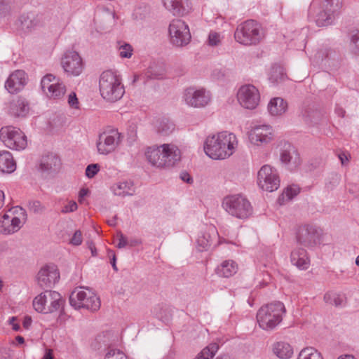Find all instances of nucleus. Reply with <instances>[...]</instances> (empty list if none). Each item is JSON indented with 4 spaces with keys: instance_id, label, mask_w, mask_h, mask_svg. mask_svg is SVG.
I'll use <instances>...</instances> for the list:
<instances>
[{
    "instance_id": "45",
    "label": "nucleus",
    "mask_w": 359,
    "mask_h": 359,
    "mask_svg": "<svg viewBox=\"0 0 359 359\" xmlns=\"http://www.w3.org/2000/svg\"><path fill=\"white\" fill-rule=\"evenodd\" d=\"M28 207L30 211L34 213H40L44 210V207L39 201H32L28 203Z\"/></svg>"
},
{
    "instance_id": "30",
    "label": "nucleus",
    "mask_w": 359,
    "mask_h": 359,
    "mask_svg": "<svg viewBox=\"0 0 359 359\" xmlns=\"http://www.w3.org/2000/svg\"><path fill=\"white\" fill-rule=\"evenodd\" d=\"M16 169V163L13 155L8 151L0 152V170L5 173H11Z\"/></svg>"
},
{
    "instance_id": "10",
    "label": "nucleus",
    "mask_w": 359,
    "mask_h": 359,
    "mask_svg": "<svg viewBox=\"0 0 359 359\" xmlns=\"http://www.w3.org/2000/svg\"><path fill=\"white\" fill-rule=\"evenodd\" d=\"M259 24H239L234 33L237 42L245 46L256 45L264 37Z\"/></svg>"
},
{
    "instance_id": "46",
    "label": "nucleus",
    "mask_w": 359,
    "mask_h": 359,
    "mask_svg": "<svg viewBox=\"0 0 359 359\" xmlns=\"http://www.w3.org/2000/svg\"><path fill=\"white\" fill-rule=\"evenodd\" d=\"M148 14V11L146 8L139 7L134 11L133 16L135 20H144Z\"/></svg>"
},
{
    "instance_id": "40",
    "label": "nucleus",
    "mask_w": 359,
    "mask_h": 359,
    "mask_svg": "<svg viewBox=\"0 0 359 359\" xmlns=\"http://www.w3.org/2000/svg\"><path fill=\"white\" fill-rule=\"evenodd\" d=\"M118 44L119 55L123 58H130L133 52L132 46L125 42H118Z\"/></svg>"
},
{
    "instance_id": "47",
    "label": "nucleus",
    "mask_w": 359,
    "mask_h": 359,
    "mask_svg": "<svg viewBox=\"0 0 359 359\" xmlns=\"http://www.w3.org/2000/svg\"><path fill=\"white\" fill-rule=\"evenodd\" d=\"M100 167L97 163L88 165L86 169V175L88 178H93L99 172Z\"/></svg>"
},
{
    "instance_id": "52",
    "label": "nucleus",
    "mask_w": 359,
    "mask_h": 359,
    "mask_svg": "<svg viewBox=\"0 0 359 359\" xmlns=\"http://www.w3.org/2000/svg\"><path fill=\"white\" fill-rule=\"evenodd\" d=\"M118 243L117 244V248H123L128 245L127 238L123 236L122 233H118Z\"/></svg>"
},
{
    "instance_id": "12",
    "label": "nucleus",
    "mask_w": 359,
    "mask_h": 359,
    "mask_svg": "<svg viewBox=\"0 0 359 359\" xmlns=\"http://www.w3.org/2000/svg\"><path fill=\"white\" fill-rule=\"evenodd\" d=\"M182 99L189 107L202 108L210 102L211 93L204 88L191 86L184 90Z\"/></svg>"
},
{
    "instance_id": "60",
    "label": "nucleus",
    "mask_w": 359,
    "mask_h": 359,
    "mask_svg": "<svg viewBox=\"0 0 359 359\" xmlns=\"http://www.w3.org/2000/svg\"><path fill=\"white\" fill-rule=\"evenodd\" d=\"M88 189H81L79 191V199L85 197L88 194Z\"/></svg>"
},
{
    "instance_id": "9",
    "label": "nucleus",
    "mask_w": 359,
    "mask_h": 359,
    "mask_svg": "<svg viewBox=\"0 0 359 359\" xmlns=\"http://www.w3.org/2000/svg\"><path fill=\"white\" fill-rule=\"evenodd\" d=\"M26 219V211L22 208L15 206L11 208L0 220V233L10 235L18 231Z\"/></svg>"
},
{
    "instance_id": "62",
    "label": "nucleus",
    "mask_w": 359,
    "mask_h": 359,
    "mask_svg": "<svg viewBox=\"0 0 359 359\" xmlns=\"http://www.w3.org/2000/svg\"><path fill=\"white\" fill-rule=\"evenodd\" d=\"M15 340L18 344H23L25 343V339L22 336H17L15 337Z\"/></svg>"
},
{
    "instance_id": "57",
    "label": "nucleus",
    "mask_w": 359,
    "mask_h": 359,
    "mask_svg": "<svg viewBox=\"0 0 359 359\" xmlns=\"http://www.w3.org/2000/svg\"><path fill=\"white\" fill-rule=\"evenodd\" d=\"M181 179L187 182V183H191L193 182V180L192 178L191 177V176L188 174V173H183L181 175Z\"/></svg>"
},
{
    "instance_id": "3",
    "label": "nucleus",
    "mask_w": 359,
    "mask_h": 359,
    "mask_svg": "<svg viewBox=\"0 0 359 359\" xmlns=\"http://www.w3.org/2000/svg\"><path fill=\"white\" fill-rule=\"evenodd\" d=\"M343 5L342 0H313L309 15L316 22L337 20Z\"/></svg>"
},
{
    "instance_id": "26",
    "label": "nucleus",
    "mask_w": 359,
    "mask_h": 359,
    "mask_svg": "<svg viewBox=\"0 0 359 359\" xmlns=\"http://www.w3.org/2000/svg\"><path fill=\"white\" fill-rule=\"evenodd\" d=\"M238 267L236 262L232 259L223 261L215 269V273L217 276L222 278H229L233 276L238 271Z\"/></svg>"
},
{
    "instance_id": "64",
    "label": "nucleus",
    "mask_w": 359,
    "mask_h": 359,
    "mask_svg": "<svg viewBox=\"0 0 359 359\" xmlns=\"http://www.w3.org/2000/svg\"><path fill=\"white\" fill-rule=\"evenodd\" d=\"M109 224L111 225V226H114L116 224V222H115V219H112V220H110L108 222Z\"/></svg>"
},
{
    "instance_id": "43",
    "label": "nucleus",
    "mask_w": 359,
    "mask_h": 359,
    "mask_svg": "<svg viewBox=\"0 0 359 359\" xmlns=\"http://www.w3.org/2000/svg\"><path fill=\"white\" fill-rule=\"evenodd\" d=\"M104 359H128V356L118 349H110L105 355Z\"/></svg>"
},
{
    "instance_id": "63",
    "label": "nucleus",
    "mask_w": 359,
    "mask_h": 359,
    "mask_svg": "<svg viewBox=\"0 0 359 359\" xmlns=\"http://www.w3.org/2000/svg\"><path fill=\"white\" fill-rule=\"evenodd\" d=\"M25 20H29L32 22L33 21V14H29L27 18Z\"/></svg>"
},
{
    "instance_id": "21",
    "label": "nucleus",
    "mask_w": 359,
    "mask_h": 359,
    "mask_svg": "<svg viewBox=\"0 0 359 359\" xmlns=\"http://www.w3.org/2000/svg\"><path fill=\"white\" fill-rule=\"evenodd\" d=\"M60 279V273L55 265H46L38 273L37 282L42 288L51 287Z\"/></svg>"
},
{
    "instance_id": "29",
    "label": "nucleus",
    "mask_w": 359,
    "mask_h": 359,
    "mask_svg": "<svg viewBox=\"0 0 359 359\" xmlns=\"http://www.w3.org/2000/svg\"><path fill=\"white\" fill-rule=\"evenodd\" d=\"M267 108L271 116H278L286 112L287 103L281 97H274L270 100Z\"/></svg>"
},
{
    "instance_id": "35",
    "label": "nucleus",
    "mask_w": 359,
    "mask_h": 359,
    "mask_svg": "<svg viewBox=\"0 0 359 359\" xmlns=\"http://www.w3.org/2000/svg\"><path fill=\"white\" fill-rule=\"evenodd\" d=\"M286 78V74L284 69L278 65L273 66L269 73V80L273 83H278L284 81Z\"/></svg>"
},
{
    "instance_id": "56",
    "label": "nucleus",
    "mask_w": 359,
    "mask_h": 359,
    "mask_svg": "<svg viewBox=\"0 0 359 359\" xmlns=\"http://www.w3.org/2000/svg\"><path fill=\"white\" fill-rule=\"evenodd\" d=\"M109 254L112 255V259H111L110 263H111L114 270L116 271H118V269H117V266L116 264V255L113 251H110Z\"/></svg>"
},
{
    "instance_id": "42",
    "label": "nucleus",
    "mask_w": 359,
    "mask_h": 359,
    "mask_svg": "<svg viewBox=\"0 0 359 359\" xmlns=\"http://www.w3.org/2000/svg\"><path fill=\"white\" fill-rule=\"evenodd\" d=\"M109 337L110 334L109 332L102 333L97 336L95 342L99 344L98 349L102 348V346L107 347L110 345Z\"/></svg>"
},
{
    "instance_id": "59",
    "label": "nucleus",
    "mask_w": 359,
    "mask_h": 359,
    "mask_svg": "<svg viewBox=\"0 0 359 359\" xmlns=\"http://www.w3.org/2000/svg\"><path fill=\"white\" fill-rule=\"evenodd\" d=\"M335 112L337 113V114L339 116H341V117H344L345 116V114H346V111L344 109L342 108H337L335 109Z\"/></svg>"
},
{
    "instance_id": "49",
    "label": "nucleus",
    "mask_w": 359,
    "mask_h": 359,
    "mask_svg": "<svg viewBox=\"0 0 359 359\" xmlns=\"http://www.w3.org/2000/svg\"><path fill=\"white\" fill-rule=\"evenodd\" d=\"M78 208L76 203L74 201H69L68 204L65 205L61 210V212L67 214L69 212H73Z\"/></svg>"
},
{
    "instance_id": "37",
    "label": "nucleus",
    "mask_w": 359,
    "mask_h": 359,
    "mask_svg": "<svg viewBox=\"0 0 359 359\" xmlns=\"http://www.w3.org/2000/svg\"><path fill=\"white\" fill-rule=\"evenodd\" d=\"M324 299L326 303L334 305L335 306H342L344 303L343 295L332 292H327L324 296Z\"/></svg>"
},
{
    "instance_id": "48",
    "label": "nucleus",
    "mask_w": 359,
    "mask_h": 359,
    "mask_svg": "<svg viewBox=\"0 0 359 359\" xmlns=\"http://www.w3.org/2000/svg\"><path fill=\"white\" fill-rule=\"evenodd\" d=\"M220 43V36L215 32H210L208 35V43L211 46H218Z\"/></svg>"
},
{
    "instance_id": "11",
    "label": "nucleus",
    "mask_w": 359,
    "mask_h": 359,
    "mask_svg": "<svg viewBox=\"0 0 359 359\" xmlns=\"http://www.w3.org/2000/svg\"><path fill=\"white\" fill-rule=\"evenodd\" d=\"M0 139L11 149L22 150L27 145V137L19 128L3 127L0 130Z\"/></svg>"
},
{
    "instance_id": "41",
    "label": "nucleus",
    "mask_w": 359,
    "mask_h": 359,
    "mask_svg": "<svg viewBox=\"0 0 359 359\" xmlns=\"http://www.w3.org/2000/svg\"><path fill=\"white\" fill-rule=\"evenodd\" d=\"M350 46L353 53L359 54V29L354 30L351 32Z\"/></svg>"
},
{
    "instance_id": "7",
    "label": "nucleus",
    "mask_w": 359,
    "mask_h": 359,
    "mask_svg": "<svg viewBox=\"0 0 359 359\" xmlns=\"http://www.w3.org/2000/svg\"><path fill=\"white\" fill-rule=\"evenodd\" d=\"M65 299L61 294L53 290H46L33 300L34 309L39 313H51L63 307Z\"/></svg>"
},
{
    "instance_id": "22",
    "label": "nucleus",
    "mask_w": 359,
    "mask_h": 359,
    "mask_svg": "<svg viewBox=\"0 0 359 359\" xmlns=\"http://www.w3.org/2000/svg\"><path fill=\"white\" fill-rule=\"evenodd\" d=\"M273 129L269 125H259L250 131L249 138L256 145L266 144L273 139Z\"/></svg>"
},
{
    "instance_id": "25",
    "label": "nucleus",
    "mask_w": 359,
    "mask_h": 359,
    "mask_svg": "<svg viewBox=\"0 0 359 359\" xmlns=\"http://www.w3.org/2000/svg\"><path fill=\"white\" fill-rule=\"evenodd\" d=\"M291 262L300 269H307L310 265V260L306 250L297 248L293 250L290 255Z\"/></svg>"
},
{
    "instance_id": "28",
    "label": "nucleus",
    "mask_w": 359,
    "mask_h": 359,
    "mask_svg": "<svg viewBox=\"0 0 359 359\" xmlns=\"http://www.w3.org/2000/svg\"><path fill=\"white\" fill-rule=\"evenodd\" d=\"M27 102L23 98H18L10 103L9 114L15 117H24L29 111Z\"/></svg>"
},
{
    "instance_id": "36",
    "label": "nucleus",
    "mask_w": 359,
    "mask_h": 359,
    "mask_svg": "<svg viewBox=\"0 0 359 359\" xmlns=\"http://www.w3.org/2000/svg\"><path fill=\"white\" fill-rule=\"evenodd\" d=\"M297 359H323V357L316 348L306 347L300 351Z\"/></svg>"
},
{
    "instance_id": "5",
    "label": "nucleus",
    "mask_w": 359,
    "mask_h": 359,
    "mask_svg": "<svg viewBox=\"0 0 359 359\" xmlns=\"http://www.w3.org/2000/svg\"><path fill=\"white\" fill-rule=\"evenodd\" d=\"M285 313V306L280 302L266 304L257 311V323L262 329L267 331L272 330L282 321L283 315Z\"/></svg>"
},
{
    "instance_id": "14",
    "label": "nucleus",
    "mask_w": 359,
    "mask_h": 359,
    "mask_svg": "<svg viewBox=\"0 0 359 359\" xmlns=\"http://www.w3.org/2000/svg\"><path fill=\"white\" fill-rule=\"evenodd\" d=\"M321 230L313 225H305L299 228L297 239V242L309 249H313L321 243Z\"/></svg>"
},
{
    "instance_id": "34",
    "label": "nucleus",
    "mask_w": 359,
    "mask_h": 359,
    "mask_svg": "<svg viewBox=\"0 0 359 359\" xmlns=\"http://www.w3.org/2000/svg\"><path fill=\"white\" fill-rule=\"evenodd\" d=\"M15 0H0V17L8 20L14 8Z\"/></svg>"
},
{
    "instance_id": "44",
    "label": "nucleus",
    "mask_w": 359,
    "mask_h": 359,
    "mask_svg": "<svg viewBox=\"0 0 359 359\" xmlns=\"http://www.w3.org/2000/svg\"><path fill=\"white\" fill-rule=\"evenodd\" d=\"M197 244L200 251L206 250L211 245L210 241L209 240V236L203 234L198 236L197 239Z\"/></svg>"
},
{
    "instance_id": "61",
    "label": "nucleus",
    "mask_w": 359,
    "mask_h": 359,
    "mask_svg": "<svg viewBox=\"0 0 359 359\" xmlns=\"http://www.w3.org/2000/svg\"><path fill=\"white\" fill-rule=\"evenodd\" d=\"M4 193L3 191L0 190V208L3 206L4 202Z\"/></svg>"
},
{
    "instance_id": "33",
    "label": "nucleus",
    "mask_w": 359,
    "mask_h": 359,
    "mask_svg": "<svg viewBox=\"0 0 359 359\" xmlns=\"http://www.w3.org/2000/svg\"><path fill=\"white\" fill-rule=\"evenodd\" d=\"M155 128L158 134L166 136L174 131L175 125L169 119L163 118L156 122Z\"/></svg>"
},
{
    "instance_id": "58",
    "label": "nucleus",
    "mask_w": 359,
    "mask_h": 359,
    "mask_svg": "<svg viewBox=\"0 0 359 359\" xmlns=\"http://www.w3.org/2000/svg\"><path fill=\"white\" fill-rule=\"evenodd\" d=\"M42 359H53L52 351L50 349H46Z\"/></svg>"
},
{
    "instance_id": "51",
    "label": "nucleus",
    "mask_w": 359,
    "mask_h": 359,
    "mask_svg": "<svg viewBox=\"0 0 359 359\" xmlns=\"http://www.w3.org/2000/svg\"><path fill=\"white\" fill-rule=\"evenodd\" d=\"M68 104L70 107L77 109L79 107V101L75 93L72 92L68 96Z\"/></svg>"
},
{
    "instance_id": "8",
    "label": "nucleus",
    "mask_w": 359,
    "mask_h": 359,
    "mask_svg": "<svg viewBox=\"0 0 359 359\" xmlns=\"http://www.w3.org/2000/svg\"><path fill=\"white\" fill-rule=\"evenodd\" d=\"M69 303L75 309H86L93 311L100 307V298L90 289H75L69 296Z\"/></svg>"
},
{
    "instance_id": "27",
    "label": "nucleus",
    "mask_w": 359,
    "mask_h": 359,
    "mask_svg": "<svg viewBox=\"0 0 359 359\" xmlns=\"http://www.w3.org/2000/svg\"><path fill=\"white\" fill-rule=\"evenodd\" d=\"M60 159L57 155L49 154L42 157L40 169L48 172H55L60 168Z\"/></svg>"
},
{
    "instance_id": "4",
    "label": "nucleus",
    "mask_w": 359,
    "mask_h": 359,
    "mask_svg": "<svg viewBox=\"0 0 359 359\" xmlns=\"http://www.w3.org/2000/svg\"><path fill=\"white\" fill-rule=\"evenodd\" d=\"M99 89L102 98L107 102H115L125 93L121 79L111 71L103 72L99 80Z\"/></svg>"
},
{
    "instance_id": "17",
    "label": "nucleus",
    "mask_w": 359,
    "mask_h": 359,
    "mask_svg": "<svg viewBox=\"0 0 359 359\" xmlns=\"http://www.w3.org/2000/svg\"><path fill=\"white\" fill-rule=\"evenodd\" d=\"M43 91L48 97L53 99H60L66 93V86L59 79H56L52 74H47L43 77L41 81Z\"/></svg>"
},
{
    "instance_id": "55",
    "label": "nucleus",
    "mask_w": 359,
    "mask_h": 359,
    "mask_svg": "<svg viewBox=\"0 0 359 359\" xmlns=\"http://www.w3.org/2000/svg\"><path fill=\"white\" fill-rule=\"evenodd\" d=\"M338 157L343 165H346L349 161L348 156L345 153H340Z\"/></svg>"
},
{
    "instance_id": "6",
    "label": "nucleus",
    "mask_w": 359,
    "mask_h": 359,
    "mask_svg": "<svg viewBox=\"0 0 359 359\" xmlns=\"http://www.w3.org/2000/svg\"><path fill=\"white\" fill-rule=\"evenodd\" d=\"M222 208L231 216L240 219L250 217L253 212L249 200L243 194H230L222 201Z\"/></svg>"
},
{
    "instance_id": "23",
    "label": "nucleus",
    "mask_w": 359,
    "mask_h": 359,
    "mask_svg": "<svg viewBox=\"0 0 359 359\" xmlns=\"http://www.w3.org/2000/svg\"><path fill=\"white\" fill-rule=\"evenodd\" d=\"M26 83V73L23 70H16L6 80L5 88L10 93H16L24 88Z\"/></svg>"
},
{
    "instance_id": "50",
    "label": "nucleus",
    "mask_w": 359,
    "mask_h": 359,
    "mask_svg": "<svg viewBox=\"0 0 359 359\" xmlns=\"http://www.w3.org/2000/svg\"><path fill=\"white\" fill-rule=\"evenodd\" d=\"M82 233L81 231H76L70 240V244L73 245H79L82 243Z\"/></svg>"
},
{
    "instance_id": "13",
    "label": "nucleus",
    "mask_w": 359,
    "mask_h": 359,
    "mask_svg": "<svg viewBox=\"0 0 359 359\" xmlns=\"http://www.w3.org/2000/svg\"><path fill=\"white\" fill-rule=\"evenodd\" d=\"M257 183L264 191L272 192L277 190L280 187V178L277 170L269 165H263L257 174Z\"/></svg>"
},
{
    "instance_id": "38",
    "label": "nucleus",
    "mask_w": 359,
    "mask_h": 359,
    "mask_svg": "<svg viewBox=\"0 0 359 359\" xmlns=\"http://www.w3.org/2000/svg\"><path fill=\"white\" fill-rule=\"evenodd\" d=\"M219 348L216 343L209 344L197 355L196 359H212Z\"/></svg>"
},
{
    "instance_id": "20",
    "label": "nucleus",
    "mask_w": 359,
    "mask_h": 359,
    "mask_svg": "<svg viewBox=\"0 0 359 359\" xmlns=\"http://www.w3.org/2000/svg\"><path fill=\"white\" fill-rule=\"evenodd\" d=\"M163 6L174 16L184 17L193 10L191 0H161Z\"/></svg>"
},
{
    "instance_id": "31",
    "label": "nucleus",
    "mask_w": 359,
    "mask_h": 359,
    "mask_svg": "<svg viewBox=\"0 0 359 359\" xmlns=\"http://www.w3.org/2000/svg\"><path fill=\"white\" fill-rule=\"evenodd\" d=\"M273 351L280 359H288L293 355L292 347L285 341H278L274 344Z\"/></svg>"
},
{
    "instance_id": "1",
    "label": "nucleus",
    "mask_w": 359,
    "mask_h": 359,
    "mask_svg": "<svg viewBox=\"0 0 359 359\" xmlns=\"http://www.w3.org/2000/svg\"><path fill=\"white\" fill-rule=\"evenodd\" d=\"M238 147L236 136L226 131L208 136L204 144V151L215 160H223L230 157Z\"/></svg>"
},
{
    "instance_id": "53",
    "label": "nucleus",
    "mask_w": 359,
    "mask_h": 359,
    "mask_svg": "<svg viewBox=\"0 0 359 359\" xmlns=\"http://www.w3.org/2000/svg\"><path fill=\"white\" fill-rule=\"evenodd\" d=\"M32 320L31 317L25 316L24 318V320L22 322V325H23L24 328L26 330H29L32 325Z\"/></svg>"
},
{
    "instance_id": "19",
    "label": "nucleus",
    "mask_w": 359,
    "mask_h": 359,
    "mask_svg": "<svg viewBox=\"0 0 359 359\" xmlns=\"http://www.w3.org/2000/svg\"><path fill=\"white\" fill-rule=\"evenodd\" d=\"M62 66L66 73L79 76L83 71V64L81 57L76 51H67L62 59Z\"/></svg>"
},
{
    "instance_id": "39",
    "label": "nucleus",
    "mask_w": 359,
    "mask_h": 359,
    "mask_svg": "<svg viewBox=\"0 0 359 359\" xmlns=\"http://www.w3.org/2000/svg\"><path fill=\"white\" fill-rule=\"evenodd\" d=\"M299 191L300 188L297 185L289 186L285 189L282 196L278 198V201H283V203L285 200L290 201L299 193Z\"/></svg>"
},
{
    "instance_id": "24",
    "label": "nucleus",
    "mask_w": 359,
    "mask_h": 359,
    "mask_svg": "<svg viewBox=\"0 0 359 359\" xmlns=\"http://www.w3.org/2000/svg\"><path fill=\"white\" fill-rule=\"evenodd\" d=\"M280 161L288 169L294 170L301 164V158L294 147L289 144L280 153Z\"/></svg>"
},
{
    "instance_id": "18",
    "label": "nucleus",
    "mask_w": 359,
    "mask_h": 359,
    "mask_svg": "<svg viewBox=\"0 0 359 359\" xmlns=\"http://www.w3.org/2000/svg\"><path fill=\"white\" fill-rule=\"evenodd\" d=\"M170 43L176 47L187 45L191 40V34L187 24H170Z\"/></svg>"
},
{
    "instance_id": "16",
    "label": "nucleus",
    "mask_w": 359,
    "mask_h": 359,
    "mask_svg": "<svg viewBox=\"0 0 359 359\" xmlns=\"http://www.w3.org/2000/svg\"><path fill=\"white\" fill-rule=\"evenodd\" d=\"M121 141V135L117 130L104 131L99 135L97 148L99 154L107 155L114 151Z\"/></svg>"
},
{
    "instance_id": "54",
    "label": "nucleus",
    "mask_w": 359,
    "mask_h": 359,
    "mask_svg": "<svg viewBox=\"0 0 359 359\" xmlns=\"http://www.w3.org/2000/svg\"><path fill=\"white\" fill-rule=\"evenodd\" d=\"M16 317H11L9 320L10 325H12V328L15 331H18L20 329V325L18 323H15V321L16 320Z\"/></svg>"
},
{
    "instance_id": "15",
    "label": "nucleus",
    "mask_w": 359,
    "mask_h": 359,
    "mask_svg": "<svg viewBox=\"0 0 359 359\" xmlns=\"http://www.w3.org/2000/svg\"><path fill=\"white\" fill-rule=\"evenodd\" d=\"M239 104L248 109H255L260 101L259 90L253 85L245 84L241 86L237 92Z\"/></svg>"
},
{
    "instance_id": "2",
    "label": "nucleus",
    "mask_w": 359,
    "mask_h": 359,
    "mask_svg": "<svg viewBox=\"0 0 359 359\" xmlns=\"http://www.w3.org/2000/svg\"><path fill=\"white\" fill-rule=\"evenodd\" d=\"M144 155L148 163L158 168L172 167L181 158L180 149L170 144L147 147Z\"/></svg>"
},
{
    "instance_id": "32",
    "label": "nucleus",
    "mask_w": 359,
    "mask_h": 359,
    "mask_svg": "<svg viewBox=\"0 0 359 359\" xmlns=\"http://www.w3.org/2000/svg\"><path fill=\"white\" fill-rule=\"evenodd\" d=\"M114 192L117 196H133L135 193V187L133 182H119L114 186Z\"/></svg>"
}]
</instances>
